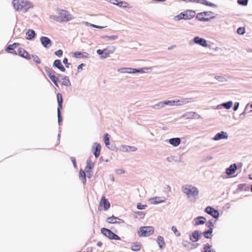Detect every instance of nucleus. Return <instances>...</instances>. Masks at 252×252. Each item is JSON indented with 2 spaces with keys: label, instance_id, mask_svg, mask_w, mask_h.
Wrapping results in <instances>:
<instances>
[{
  "label": "nucleus",
  "instance_id": "f257e3e1",
  "mask_svg": "<svg viewBox=\"0 0 252 252\" xmlns=\"http://www.w3.org/2000/svg\"><path fill=\"white\" fill-rule=\"evenodd\" d=\"M12 3L15 10L25 12L33 6L31 2L26 0H14Z\"/></svg>",
  "mask_w": 252,
  "mask_h": 252
},
{
  "label": "nucleus",
  "instance_id": "f03ea898",
  "mask_svg": "<svg viewBox=\"0 0 252 252\" xmlns=\"http://www.w3.org/2000/svg\"><path fill=\"white\" fill-rule=\"evenodd\" d=\"M58 13V15H52L50 16V18L59 22H68L72 19L69 13L65 10H59Z\"/></svg>",
  "mask_w": 252,
  "mask_h": 252
},
{
  "label": "nucleus",
  "instance_id": "7ed1b4c3",
  "mask_svg": "<svg viewBox=\"0 0 252 252\" xmlns=\"http://www.w3.org/2000/svg\"><path fill=\"white\" fill-rule=\"evenodd\" d=\"M183 192L187 195L189 198H192L195 200L198 195V189L193 186L189 185H186L182 187Z\"/></svg>",
  "mask_w": 252,
  "mask_h": 252
},
{
  "label": "nucleus",
  "instance_id": "20e7f679",
  "mask_svg": "<svg viewBox=\"0 0 252 252\" xmlns=\"http://www.w3.org/2000/svg\"><path fill=\"white\" fill-rule=\"evenodd\" d=\"M195 15V12L193 10H186L180 13L179 15L174 17V20L176 21L181 20H189L193 18Z\"/></svg>",
  "mask_w": 252,
  "mask_h": 252
},
{
  "label": "nucleus",
  "instance_id": "39448f33",
  "mask_svg": "<svg viewBox=\"0 0 252 252\" xmlns=\"http://www.w3.org/2000/svg\"><path fill=\"white\" fill-rule=\"evenodd\" d=\"M154 232V228L152 226H142L140 227L138 235L139 237H148Z\"/></svg>",
  "mask_w": 252,
  "mask_h": 252
},
{
  "label": "nucleus",
  "instance_id": "423d86ee",
  "mask_svg": "<svg viewBox=\"0 0 252 252\" xmlns=\"http://www.w3.org/2000/svg\"><path fill=\"white\" fill-rule=\"evenodd\" d=\"M213 13L211 11H204L199 13L196 15V19L200 21H208L214 18Z\"/></svg>",
  "mask_w": 252,
  "mask_h": 252
},
{
  "label": "nucleus",
  "instance_id": "0eeeda50",
  "mask_svg": "<svg viewBox=\"0 0 252 252\" xmlns=\"http://www.w3.org/2000/svg\"><path fill=\"white\" fill-rule=\"evenodd\" d=\"M101 232L104 235L110 239L116 240H120L121 239L119 236L114 234L112 231L107 228H102L101 229Z\"/></svg>",
  "mask_w": 252,
  "mask_h": 252
},
{
  "label": "nucleus",
  "instance_id": "6e6552de",
  "mask_svg": "<svg viewBox=\"0 0 252 252\" xmlns=\"http://www.w3.org/2000/svg\"><path fill=\"white\" fill-rule=\"evenodd\" d=\"M189 101L188 100V98H182L181 100H173V101H164V103L165 104V105H169L171 106L173 105H180L182 104H184L185 103H188Z\"/></svg>",
  "mask_w": 252,
  "mask_h": 252
},
{
  "label": "nucleus",
  "instance_id": "1a4fd4ad",
  "mask_svg": "<svg viewBox=\"0 0 252 252\" xmlns=\"http://www.w3.org/2000/svg\"><path fill=\"white\" fill-rule=\"evenodd\" d=\"M46 72L48 75V77L50 78V79L53 81L54 84L57 86L58 87V82L59 81V79L56 77L55 75V71L52 70L50 68H48L46 69Z\"/></svg>",
  "mask_w": 252,
  "mask_h": 252
},
{
  "label": "nucleus",
  "instance_id": "9d476101",
  "mask_svg": "<svg viewBox=\"0 0 252 252\" xmlns=\"http://www.w3.org/2000/svg\"><path fill=\"white\" fill-rule=\"evenodd\" d=\"M205 212L215 219H217L219 217V212L218 210L215 209L212 207L208 206L206 207L205 209Z\"/></svg>",
  "mask_w": 252,
  "mask_h": 252
},
{
  "label": "nucleus",
  "instance_id": "9b49d317",
  "mask_svg": "<svg viewBox=\"0 0 252 252\" xmlns=\"http://www.w3.org/2000/svg\"><path fill=\"white\" fill-rule=\"evenodd\" d=\"M99 206L103 207L105 211H107L110 207V204L104 196H102L99 202Z\"/></svg>",
  "mask_w": 252,
  "mask_h": 252
},
{
  "label": "nucleus",
  "instance_id": "f8f14e48",
  "mask_svg": "<svg viewBox=\"0 0 252 252\" xmlns=\"http://www.w3.org/2000/svg\"><path fill=\"white\" fill-rule=\"evenodd\" d=\"M193 41L196 44H199L203 47H207L208 46L207 41L204 38L196 36L194 38Z\"/></svg>",
  "mask_w": 252,
  "mask_h": 252
},
{
  "label": "nucleus",
  "instance_id": "ddd939ff",
  "mask_svg": "<svg viewBox=\"0 0 252 252\" xmlns=\"http://www.w3.org/2000/svg\"><path fill=\"white\" fill-rule=\"evenodd\" d=\"M40 41L42 45L46 48H48L51 46V41L50 39L47 37H41L40 38Z\"/></svg>",
  "mask_w": 252,
  "mask_h": 252
},
{
  "label": "nucleus",
  "instance_id": "4468645a",
  "mask_svg": "<svg viewBox=\"0 0 252 252\" xmlns=\"http://www.w3.org/2000/svg\"><path fill=\"white\" fill-rule=\"evenodd\" d=\"M19 45V43H14L12 44H10L6 47V48L5 49V51L9 53L16 54L15 51L14 50V49L18 47Z\"/></svg>",
  "mask_w": 252,
  "mask_h": 252
},
{
  "label": "nucleus",
  "instance_id": "2eb2a0df",
  "mask_svg": "<svg viewBox=\"0 0 252 252\" xmlns=\"http://www.w3.org/2000/svg\"><path fill=\"white\" fill-rule=\"evenodd\" d=\"M18 52L19 55L23 58H25L27 60H30L31 59V57L28 52H27L25 50L22 48H19L18 49Z\"/></svg>",
  "mask_w": 252,
  "mask_h": 252
},
{
  "label": "nucleus",
  "instance_id": "dca6fc26",
  "mask_svg": "<svg viewBox=\"0 0 252 252\" xmlns=\"http://www.w3.org/2000/svg\"><path fill=\"white\" fill-rule=\"evenodd\" d=\"M107 222L109 223H117L123 222L124 221L122 220H121L113 216L107 218Z\"/></svg>",
  "mask_w": 252,
  "mask_h": 252
},
{
  "label": "nucleus",
  "instance_id": "f3484780",
  "mask_svg": "<svg viewBox=\"0 0 252 252\" xmlns=\"http://www.w3.org/2000/svg\"><path fill=\"white\" fill-rule=\"evenodd\" d=\"M73 57L76 58H87L89 54L87 52L82 53L80 51L75 52L73 53Z\"/></svg>",
  "mask_w": 252,
  "mask_h": 252
},
{
  "label": "nucleus",
  "instance_id": "a211bd4d",
  "mask_svg": "<svg viewBox=\"0 0 252 252\" xmlns=\"http://www.w3.org/2000/svg\"><path fill=\"white\" fill-rule=\"evenodd\" d=\"M164 201V198L161 197H155L150 199L151 203L154 204L160 203L163 202Z\"/></svg>",
  "mask_w": 252,
  "mask_h": 252
},
{
  "label": "nucleus",
  "instance_id": "6ab92c4d",
  "mask_svg": "<svg viewBox=\"0 0 252 252\" xmlns=\"http://www.w3.org/2000/svg\"><path fill=\"white\" fill-rule=\"evenodd\" d=\"M54 66L57 67L58 69H59L61 71L63 72H64L65 71V68L62 64L61 62L59 60H56L54 62Z\"/></svg>",
  "mask_w": 252,
  "mask_h": 252
},
{
  "label": "nucleus",
  "instance_id": "aec40b11",
  "mask_svg": "<svg viewBox=\"0 0 252 252\" xmlns=\"http://www.w3.org/2000/svg\"><path fill=\"white\" fill-rule=\"evenodd\" d=\"M237 169V166L235 164L231 165L226 170L227 175H230L235 173Z\"/></svg>",
  "mask_w": 252,
  "mask_h": 252
},
{
  "label": "nucleus",
  "instance_id": "412c9836",
  "mask_svg": "<svg viewBox=\"0 0 252 252\" xmlns=\"http://www.w3.org/2000/svg\"><path fill=\"white\" fill-rule=\"evenodd\" d=\"M94 155L95 157L97 158H98L100 153V149H101V146L98 143H94Z\"/></svg>",
  "mask_w": 252,
  "mask_h": 252
},
{
  "label": "nucleus",
  "instance_id": "4be33fe9",
  "mask_svg": "<svg viewBox=\"0 0 252 252\" xmlns=\"http://www.w3.org/2000/svg\"><path fill=\"white\" fill-rule=\"evenodd\" d=\"M200 235L197 231H194L190 237V239L193 242H197L199 238Z\"/></svg>",
  "mask_w": 252,
  "mask_h": 252
},
{
  "label": "nucleus",
  "instance_id": "5701e85b",
  "mask_svg": "<svg viewBox=\"0 0 252 252\" xmlns=\"http://www.w3.org/2000/svg\"><path fill=\"white\" fill-rule=\"evenodd\" d=\"M169 143L173 146H178L181 143V140L179 138H173L169 140Z\"/></svg>",
  "mask_w": 252,
  "mask_h": 252
},
{
  "label": "nucleus",
  "instance_id": "b1692460",
  "mask_svg": "<svg viewBox=\"0 0 252 252\" xmlns=\"http://www.w3.org/2000/svg\"><path fill=\"white\" fill-rule=\"evenodd\" d=\"M225 135H226V133H224V132L221 131V132L215 135V136L214 137V139L215 140H219L221 139H223V138H226L227 136H226Z\"/></svg>",
  "mask_w": 252,
  "mask_h": 252
},
{
  "label": "nucleus",
  "instance_id": "393cba45",
  "mask_svg": "<svg viewBox=\"0 0 252 252\" xmlns=\"http://www.w3.org/2000/svg\"><path fill=\"white\" fill-rule=\"evenodd\" d=\"M157 243L160 248H163L165 246V243L163 238L161 236H158L157 238Z\"/></svg>",
  "mask_w": 252,
  "mask_h": 252
},
{
  "label": "nucleus",
  "instance_id": "a878e982",
  "mask_svg": "<svg viewBox=\"0 0 252 252\" xmlns=\"http://www.w3.org/2000/svg\"><path fill=\"white\" fill-rule=\"evenodd\" d=\"M57 100L59 104V107L58 109H62V104L63 102L62 95L60 93H58L57 95Z\"/></svg>",
  "mask_w": 252,
  "mask_h": 252
},
{
  "label": "nucleus",
  "instance_id": "bb28decb",
  "mask_svg": "<svg viewBox=\"0 0 252 252\" xmlns=\"http://www.w3.org/2000/svg\"><path fill=\"white\" fill-rule=\"evenodd\" d=\"M206 218L203 217H198L196 219L195 224L197 225L204 224L206 221Z\"/></svg>",
  "mask_w": 252,
  "mask_h": 252
},
{
  "label": "nucleus",
  "instance_id": "cd10ccee",
  "mask_svg": "<svg viewBox=\"0 0 252 252\" xmlns=\"http://www.w3.org/2000/svg\"><path fill=\"white\" fill-rule=\"evenodd\" d=\"M26 35L28 36L27 38L28 39L30 40L34 37L35 34V32L33 30H29L26 32Z\"/></svg>",
  "mask_w": 252,
  "mask_h": 252
},
{
  "label": "nucleus",
  "instance_id": "c85d7f7f",
  "mask_svg": "<svg viewBox=\"0 0 252 252\" xmlns=\"http://www.w3.org/2000/svg\"><path fill=\"white\" fill-rule=\"evenodd\" d=\"M141 246L139 244L134 243L131 245V249L134 251H138L140 250Z\"/></svg>",
  "mask_w": 252,
  "mask_h": 252
},
{
  "label": "nucleus",
  "instance_id": "c756f323",
  "mask_svg": "<svg viewBox=\"0 0 252 252\" xmlns=\"http://www.w3.org/2000/svg\"><path fill=\"white\" fill-rule=\"evenodd\" d=\"M113 4L123 7H127L128 6V3L125 1H120V2H113Z\"/></svg>",
  "mask_w": 252,
  "mask_h": 252
},
{
  "label": "nucleus",
  "instance_id": "7c9ffc66",
  "mask_svg": "<svg viewBox=\"0 0 252 252\" xmlns=\"http://www.w3.org/2000/svg\"><path fill=\"white\" fill-rule=\"evenodd\" d=\"M62 84L64 86H70L71 85L70 82L68 77H65L62 79Z\"/></svg>",
  "mask_w": 252,
  "mask_h": 252
},
{
  "label": "nucleus",
  "instance_id": "2f4dec72",
  "mask_svg": "<svg viewBox=\"0 0 252 252\" xmlns=\"http://www.w3.org/2000/svg\"><path fill=\"white\" fill-rule=\"evenodd\" d=\"M212 232L213 231H212V229H209L208 231H205L203 232L204 236L206 238H211Z\"/></svg>",
  "mask_w": 252,
  "mask_h": 252
},
{
  "label": "nucleus",
  "instance_id": "473e14b6",
  "mask_svg": "<svg viewBox=\"0 0 252 252\" xmlns=\"http://www.w3.org/2000/svg\"><path fill=\"white\" fill-rule=\"evenodd\" d=\"M104 141L106 146H108L110 144V135L108 133L105 134Z\"/></svg>",
  "mask_w": 252,
  "mask_h": 252
},
{
  "label": "nucleus",
  "instance_id": "72a5a7b5",
  "mask_svg": "<svg viewBox=\"0 0 252 252\" xmlns=\"http://www.w3.org/2000/svg\"><path fill=\"white\" fill-rule=\"evenodd\" d=\"M80 174V177L82 178V180H83L84 183L86 182V174L85 171H84L83 170H81L79 172Z\"/></svg>",
  "mask_w": 252,
  "mask_h": 252
},
{
  "label": "nucleus",
  "instance_id": "f704fd0d",
  "mask_svg": "<svg viewBox=\"0 0 252 252\" xmlns=\"http://www.w3.org/2000/svg\"><path fill=\"white\" fill-rule=\"evenodd\" d=\"M232 101H228L226 103H224L222 104V106L226 109H228L232 107Z\"/></svg>",
  "mask_w": 252,
  "mask_h": 252
},
{
  "label": "nucleus",
  "instance_id": "c9c22d12",
  "mask_svg": "<svg viewBox=\"0 0 252 252\" xmlns=\"http://www.w3.org/2000/svg\"><path fill=\"white\" fill-rule=\"evenodd\" d=\"M204 252H212L211 251V246L207 244L205 245V246L203 248Z\"/></svg>",
  "mask_w": 252,
  "mask_h": 252
},
{
  "label": "nucleus",
  "instance_id": "e433bc0d",
  "mask_svg": "<svg viewBox=\"0 0 252 252\" xmlns=\"http://www.w3.org/2000/svg\"><path fill=\"white\" fill-rule=\"evenodd\" d=\"M32 58L34 62L36 63H41V60L40 58L37 55H32Z\"/></svg>",
  "mask_w": 252,
  "mask_h": 252
},
{
  "label": "nucleus",
  "instance_id": "4c0bfd02",
  "mask_svg": "<svg viewBox=\"0 0 252 252\" xmlns=\"http://www.w3.org/2000/svg\"><path fill=\"white\" fill-rule=\"evenodd\" d=\"M237 32L238 34L243 35L245 32V29L244 27H239Z\"/></svg>",
  "mask_w": 252,
  "mask_h": 252
},
{
  "label": "nucleus",
  "instance_id": "58836bf2",
  "mask_svg": "<svg viewBox=\"0 0 252 252\" xmlns=\"http://www.w3.org/2000/svg\"><path fill=\"white\" fill-rule=\"evenodd\" d=\"M248 0H238L237 2L242 5H247L248 4Z\"/></svg>",
  "mask_w": 252,
  "mask_h": 252
},
{
  "label": "nucleus",
  "instance_id": "ea45409f",
  "mask_svg": "<svg viewBox=\"0 0 252 252\" xmlns=\"http://www.w3.org/2000/svg\"><path fill=\"white\" fill-rule=\"evenodd\" d=\"M172 230L174 232V234L177 236H179L180 235V232L178 231V230H177V228L176 226H173L172 227Z\"/></svg>",
  "mask_w": 252,
  "mask_h": 252
},
{
  "label": "nucleus",
  "instance_id": "a19ab883",
  "mask_svg": "<svg viewBox=\"0 0 252 252\" xmlns=\"http://www.w3.org/2000/svg\"><path fill=\"white\" fill-rule=\"evenodd\" d=\"M103 51H105V52H104L103 53V54L101 55V57L102 58H106L108 57L109 56V53L108 52L107 50L105 49L103 50Z\"/></svg>",
  "mask_w": 252,
  "mask_h": 252
},
{
  "label": "nucleus",
  "instance_id": "79ce46f5",
  "mask_svg": "<svg viewBox=\"0 0 252 252\" xmlns=\"http://www.w3.org/2000/svg\"><path fill=\"white\" fill-rule=\"evenodd\" d=\"M137 148L133 146H127L126 148V150L127 151H132L134 152L136 151Z\"/></svg>",
  "mask_w": 252,
  "mask_h": 252
},
{
  "label": "nucleus",
  "instance_id": "37998d69",
  "mask_svg": "<svg viewBox=\"0 0 252 252\" xmlns=\"http://www.w3.org/2000/svg\"><path fill=\"white\" fill-rule=\"evenodd\" d=\"M206 226L209 228V229H212V231H213V227H214V224L211 221H209L208 222H207L206 223Z\"/></svg>",
  "mask_w": 252,
  "mask_h": 252
},
{
  "label": "nucleus",
  "instance_id": "c03bdc74",
  "mask_svg": "<svg viewBox=\"0 0 252 252\" xmlns=\"http://www.w3.org/2000/svg\"><path fill=\"white\" fill-rule=\"evenodd\" d=\"M61 109H58V118L59 123L62 121V118L61 116Z\"/></svg>",
  "mask_w": 252,
  "mask_h": 252
},
{
  "label": "nucleus",
  "instance_id": "a18cd8bd",
  "mask_svg": "<svg viewBox=\"0 0 252 252\" xmlns=\"http://www.w3.org/2000/svg\"><path fill=\"white\" fill-rule=\"evenodd\" d=\"M146 207H147V205H142L140 203H138L137 205V208L139 210L144 209Z\"/></svg>",
  "mask_w": 252,
  "mask_h": 252
},
{
  "label": "nucleus",
  "instance_id": "49530a36",
  "mask_svg": "<svg viewBox=\"0 0 252 252\" xmlns=\"http://www.w3.org/2000/svg\"><path fill=\"white\" fill-rule=\"evenodd\" d=\"M55 54L58 57H61L63 55V51L61 49L56 51Z\"/></svg>",
  "mask_w": 252,
  "mask_h": 252
},
{
  "label": "nucleus",
  "instance_id": "de8ad7c7",
  "mask_svg": "<svg viewBox=\"0 0 252 252\" xmlns=\"http://www.w3.org/2000/svg\"><path fill=\"white\" fill-rule=\"evenodd\" d=\"M136 214L138 215L140 218H143L145 216V213L143 212H138Z\"/></svg>",
  "mask_w": 252,
  "mask_h": 252
},
{
  "label": "nucleus",
  "instance_id": "09e8293b",
  "mask_svg": "<svg viewBox=\"0 0 252 252\" xmlns=\"http://www.w3.org/2000/svg\"><path fill=\"white\" fill-rule=\"evenodd\" d=\"M156 106H157L158 107H163L164 106H165V104L164 103V101L163 102H159L158 103L156 104L155 106H154V107Z\"/></svg>",
  "mask_w": 252,
  "mask_h": 252
},
{
  "label": "nucleus",
  "instance_id": "8fccbe9b",
  "mask_svg": "<svg viewBox=\"0 0 252 252\" xmlns=\"http://www.w3.org/2000/svg\"><path fill=\"white\" fill-rule=\"evenodd\" d=\"M70 159H71V161L72 162L74 166L75 167H76L77 164H76V162L75 158L74 157H71Z\"/></svg>",
  "mask_w": 252,
  "mask_h": 252
},
{
  "label": "nucleus",
  "instance_id": "3c124183",
  "mask_svg": "<svg viewBox=\"0 0 252 252\" xmlns=\"http://www.w3.org/2000/svg\"><path fill=\"white\" fill-rule=\"evenodd\" d=\"M118 38V36L116 35H113V36H108L107 38L109 40H115Z\"/></svg>",
  "mask_w": 252,
  "mask_h": 252
},
{
  "label": "nucleus",
  "instance_id": "603ef678",
  "mask_svg": "<svg viewBox=\"0 0 252 252\" xmlns=\"http://www.w3.org/2000/svg\"><path fill=\"white\" fill-rule=\"evenodd\" d=\"M67 58H64L63 60V63L66 64V67H69V63H67Z\"/></svg>",
  "mask_w": 252,
  "mask_h": 252
},
{
  "label": "nucleus",
  "instance_id": "864d4df0",
  "mask_svg": "<svg viewBox=\"0 0 252 252\" xmlns=\"http://www.w3.org/2000/svg\"><path fill=\"white\" fill-rule=\"evenodd\" d=\"M239 103L238 102H236L234 104V108H233V110L234 111H236L237 109H238V108L239 107Z\"/></svg>",
  "mask_w": 252,
  "mask_h": 252
},
{
  "label": "nucleus",
  "instance_id": "5fc2aeb1",
  "mask_svg": "<svg viewBox=\"0 0 252 252\" xmlns=\"http://www.w3.org/2000/svg\"><path fill=\"white\" fill-rule=\"evenodd\" d=\"M91 169V167L90 166V164L88 163L87 165L86 166L85 168V170L86 172L89 171Z\"/></svg>",
  "mask_w": 252,
  "mask_h": 252
},
{
  "label": "nucleus",
  "instance_id": "6e6d98bb",
  "mask_svg": "<svg viewBox=\"0 0 252 252\" xmlns=\"http://www.w3.org/2000/svg\"><path fill=\"white\" fill-rule=\"evenodd\" d=\"M104 52H105V51H103V50H100V49H98L96 51V53L99 54V55H102L103 54V53Z\"/></svg>",
  "mask_w": 252,
  "mask_h": 252
},
{
  "label": "nucleus",
  "instance_id": "4d7b16f0",
  "mask_svg": "<svg viewBox=\"0 0 252 252\" xmlns=\"http://www.w3.org/2000/svg\"><path fill=\"white\" fill-rule=\"evenodd\" d=\"M83 66H84V64L83 63H81L80 65H79L78 67H77L78 70H79L80 69H82Z\"/></svg>",
  "mask_w": 252,
  "mask_h": 252
},
{
  "label": "nucleus",
  "instance_id": "13d9d810",
  "mask_svg": "<svg viewBox=\"0 0 252 252\" xmlns=\"http://www.w3.org/2000/svg\"><path fill=\"white\" fill-rule=\"evenodd\" d=\"M92 26L93 27H94V28H97V29H101V28H103V27H101V26H96V25H92Z\"/></svg>",
  "mask_w": 252,
  "mask_h": 252
},
{
  "label": "nucleus",
  "instance_id": "bf43d9fd",
  "mask_svg": "<svg viewBox=\"0 0 252 252\" xmlns=\"http://www.w3.org/2000/svg\"><path fill=\"white\" fill-rule=\"evenodd\" d=\"M140 72H141V70L140 69H133L132 73Z\"/></svg>",
  "mask_w": 252,
  "mask_h": 252
},
{
  "label": "nucleus",
  "instance_id": "052dcab7",
  "mask_svg": "<svg viewBox=\"0 0 252 252\" xmlns=\"http://www.w3.org/2000/svg\"><path fill=\"white\" fill-rule=\"evenodd\" d=\"M203 0L206 1L205 4H206L207 5H209V6H212V5H213V4H211L210 3H209L208 2L206 1L205 0Z\"/></svg>",
  "mask_w": 252,
  "mask_h": 252
},
{
  "label": "nucleus",
  "instance_id": "680f3d73",
  "mask_svg": "<svg viewBox=\"0 0 252 252\" xmlns=\"http://www.w3.org/2000/svg\"><path fill=\"white\" fill-rule=\"evenodd\" d=\"M102 243H101V242H98L97 243V245L98 246H99V247H101V245H102Z\"/></svg>",
  "mask_w": 252,
  "mask_h": 252
},
{
  "label": "nucleus",
  "instance_id": "e2e57ef3",
  "mask_svg": "<svg viewBox=\"0 0 252 252\" xmlns=\"http://www.w3.org/2000/svg\"><path fill=\"white\" fill-rule=\"evenodd\" d=\"M184 1L186 2H192L195 1V0H184Z\"/></svg>",
  "mask_w": 252,
  "mask_h": 252
},
{
  "label": "nucleus",
  "instance_id": "0e129e2a",
  "mask_svg": "<svg viewBox=\"0 0 252 252\" xmlns=\"http://www.w3.org/2000/svg\"><path fill=\"white\" fill-rule=\"evenodd\" d=\"M249 179H250L252 180V174H250V175H249Z\"/></svg>",
  "mask_w": 252,
  "mask_h": 252
},
{
  "label": "nucleus",
  "instance_id": "69168bd1",
  "mask_svg": "<svg viewBox=\"0 0 252 252\" xmlns=\"http://www.w3.org/2000/svg\"><path fill=\"white\" fill-rule=\"evenodd\" d=\"M114 0V1L113 2H113H119L118 0Z\"/></svg>",
  "mask_w": 252,
  "mask_h": 252
},
{
  "label": "nucleus",
  "instance_id": "338daca9",
  "mask_svg": "<svg viewBox=\"0 0 252 252\" xmlns=\"http://www.w3.org/2000/svg\"><path fill=\"white\" fill-rule=\"evenodd\" d=\"M251 107L252 108V103L251 105Z\"/></svg>",
  "mask_w": 252,
  "mask_h": 252
},
{
  "label": "nucleus",
  "instance_id": "774afa93",
  "mask_svg": "<svg viewBox=\"0 0 252 252\" xmlns=\"http://www.w3.org/2000/svg\"><path fill=\"white\" fill-rule=\"evenodd\" d=\"M251 190H252V186H251Z\"/></svg>",
  "mask_w": 252,
  "mask_h": 252
}]
</instances>
